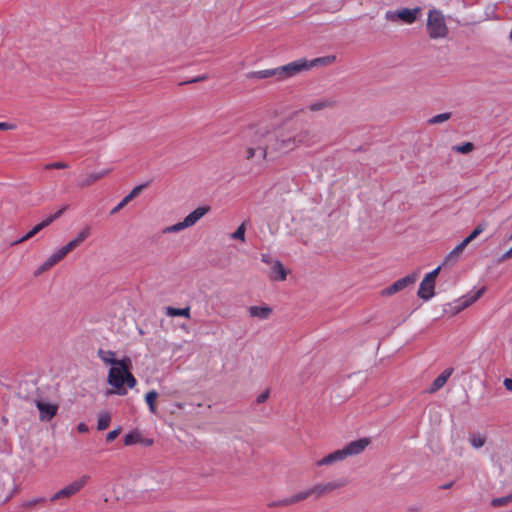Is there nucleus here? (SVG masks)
Returning a JSON list of instances; mask_svg holds the SVG:
<instances>
[{"label":"nucleus","instance_id":"nucleus-1","mask_svg":"<svg viewBox=\"0 0 512 512\" xmlns=\"http://www.w3.org/2000/svg\"><path fill=\"white\" fill-rule=\"evenodd\" d=\"M250 134L254 144L263 142L259 147L262 160L269 154H288L297 149L292 129L270 130L267 126H258Z\"/></svg>","mask_w":512,"mask_h":512},{"label":"nucleus","instance_id":"nucleus-2","mask_svg":"<svg viewBox=\"0 0 512 512\" xmlns=\"http://www.w3.org/2000/svg\"><path fill=\"white\" fill-rule=\"evenodd\" d=\"M131 361L129 358L121 359L116 365L112 366L108 373V383L116 389L115 393L118 395H125L127 390L124 387L126 384L129 388H134L137 381L133 374L129 371Z\"/></svg>","mask_w":512,"mask_h":512},{"label":"nucleus","instance_id":"nucleus-3","mask_svg":"<svg viewBox=\"0 0 512 512\" xmlns=\"http://www.w3.org/2000/svg\"><path fill=\"white\" fill-rule=\"evenodd\" d=\"M90 227L82 229L78 235L69 241L66 245L58 249L55 253L50 255L47 260L34 272V275L42 274L43 272L51 269L54 265L59 263L68 253L79 247L89 236Z\"/></svg>","mask_w":512,"mask_h":512},{"label":"nucleus","instance_id":"nucleus-4","mask_svg":"<svg viewBox=\"0 0 512 512\" xmlns=\"http://www.w3.org/2000/svg\"><path fill=\"white\" fill-rule=\"evenodd\" d=\"M90 227L82 229L78 235L69 241L66 245L58 249L55 253L50 255L47 260L34 272V275L42 274L43 272L51 269L54 265L59 263L68 253L79 247L89 236Z\"/></svg>","mask_w":512,"mask_h":512},{"label":"nucleus","instance_id":"nucleus-5","mask_svg":"<svg viewBox=\"0 0 512 512\" xmlns=\"http://www.w3.org/2000/svg\"><path fill=\"white\" fill-rule=\"evenodd\" d=\"M370 444L368 438H361L345 445L342 449L336 450L316 462L317 466H329L336 462L345 460L347 457L359 455Z\"/></svg>","mask_w":512,"mask_h":512},{"label":"nucleus","instance_id":"nucleus-6","mask_svg":"<svg viewBox=\"0 0 512 512\" xmlns=\"http://www.w3.org/2000/svg\"><path fill=\"white\" fill-rule=\"evenodd\" d=\"M426 29L429 38L433 40L444 39L448 36L449 29L446 24L445 16L441 10L435 8L429 10Z\"/></svg>","mask_w":512,"mask_h":512},{"label":"nucleus","instance_id":"nucleus-7","mask_svg":"<svg viewBox=\"0 0 512 512\" xmlns=\"http://www.w3.org/2000/svg\"><path fill=\"white\" fill-rule=\"evenodd\" d=\"M422 9L420 7L415 8H401L398 10H389L385 13V19L389 22H402L404 24L411 25L418 19Z\"/></svg>","mask_w":512,"mask_h":512},{"label":"nucleus","instance_id":"nucleus-8","mask_svg":"<svg viewBox=\"0 0 512 512\" xmlns=\"http://www.w3.org/2000/svg\"><path fill=\"white\" fill-rule=\"evenodd\" d=\"M89 480H90V476L87 474L80 476L73 482L69 483L68 485H66L65 487H63L62 489H60L59 491L54 493L50 497V501L54 502V501H57L60 499L71 498L72 496H74L78 492H80L86 486V484L89 482Z\"/></svg>","mask_w":512,"mask_h":512},{"label":"nucleus","instance_id":"nucleus-9","mask_svg":"<svg viewBox=\"0 0 512 512\" xmlns=\"http://www.w3.org/2000/svg\"><path fill=\"white\" fill-rule=\"evenodd\" d=\"M279 81L287 80L303 71H308V60L301 58L278 67Z\"/></svg>","mask_w":512,"mask_h":512},{"label":"nucleus","instance_id":"nucleus-10","mask_svg":"<svg viewBox=\"0 0 512 512\" xmlns=\"http://www.w3.org/2000/svg\"><path fill=\"white\" fill-rule=\"evenodd\" d=\"M441 271V266H438L433 271L429 272L421 281L418 296L423 300H429L434 296L435 280Z\"/></svg>","mask_w":512,"mask_h":512},{"label":"nucleus","instance_id":"nucleus-11","mask_svg":"<svg viewBox=\"0 0 512 512\" xmlns=\"http://www.w3.org/2000/svg\"><path fill=\"white\" fill-rule=\"evenodd\" d=\"M297 149L300 147H312L319 143L320 139L315 130L303 128L300 130L292 129Z\"/></svg>","mask_w":512,"mask_h":512},{"label":"nucleus","instance_id":"nucleus-12","mask_svg":"<svg viewBox=\"0 0 512 512\" xmlns=\"http://www.w3.org/2000/svg\"><path fill=\"white\" fill-rule=\"evenodd\" d=\"M418 276H419V273L414 272L412 274H409V275L395 281L392 285H390L389 287H387L386 289H384L382 291V295L390 296L399 291H402L406 287L413 285L417 281Z\"/></svg>","mask_w":512,"mask_h":512},{"label":"nucleus","instance_id":"nucleus-13","mask_svg":"<svg viewBox=\"0 0 512 512\" xmlns=\"http://www.w3.org/2000/svg\"><path fill=\"white\" fill-rule=\"evenodd\" d=\"M35 405L39 411V419L43 422L51 421L57 414L59 405L44 400L35 401Z\"/></svg>","mask_w":512,"mask_h":512},{"label":"nucleus","instance_id":"nucleus-14","mask_svg":"<svg viewBox=\"0 0 512 512\" xmlns=\"http://www.w3.org/2000/svg\"><path fill=\"white\" fill-rule=\"evenodd\" d=\"M345 485V481H331L327 483H318L311 488H309L310 496H315L316 498H320L325 494H328L336 489H339Z\"/></svg>","mask_w":512,"mask_h":512},{"label":"nucleus","instance_id":"nucleus-15","mask_svg":"<svg viewBox=\"0 0 512 512\" xmlns=\"http://www.w3.org/2000/svg\"><path fill=\"white\" fill-rule=\"evenodd\" d=\"M485 289L481 288L475 292L468 293L464 297L458 300V305L455 307L456 312H460L465 308L469 307L471 304L476 302L484 293Z\"/></svg>","mask_w":512,"mask_h":512},{"label":"nucleus","instance_id":"nucleus-16","mask_svg":"<svg viewBox=\"0 0 512 512\" xmlns=\"http://www.w3.org/2000/svg\"><path fill=\"white\" fill-rule=\"evenodd\" d=\"M210 211L209 206H200L194 211L189 213L183 220L187 227L194 226L202 217H204Z\"/></svg>","mask_w":512,"mask_h":512},{"label":"nucleus","instance_id":"nucleus-17","mask_svg":"<svg viewBox=\"0 0 512 512\" xmlns=\"http://www.w3.org/2000/svg\"><path fill=\"white\" fill-rule=\"evenodd\" d=\"M257 127L249 128L246 131V137L249 139L250 145L245 149V159L250 161L257 155L260 157V146H263V142L254 144L251 139V132L256 130Z\"/></svg>","mask_w":512,"mask_h":512},{"label":"nucleus","instance_id":"nucleus-18","mask_svg":"<svg viewBox=\"0 0 512 512\" xmlns=\"http://www.w3.org/2000/svg\"><path fill=\"white\" fill-rule=\"evenodd\" d=\"M273 310L268 305H262V306H250L248 308V314L252 318H258L260 320L268 319Z\"/></svg>","mask_w":512,"mask_h":512},{"label":"nucleus","instance_id":"nucleus-19","mask_svg":"<svg viewBox=\"0 0 512 512\" xmlns=\"http://www.w3.org/2000/svg\"><path fill=\"white\" fill-rule=\"evenodd\" d=\"M453 373L452 368L445 369L431 384V386L428 388L427 392L432 394L441 389Z\"/></svg>","mask_w":512,"mask_h":512},{"label":"nucleus","instance_id":"nucleus-20","mask_svg":"<svg viewBox=\"0 0 512 512\" xmlns=\"http://www.w3.org/2000/svg\"><path fill=\"white\" fill-rule=\"evenodd\" d=\"M248 79H266V78H275L279 81V71L278 67L272 69H264L258 71H252L247 74Z\"/></svg>","mask_w":512,"mask_h":512},{"label":"nucleus","instance_id":"nucleus-21","mask_svg":"<svg viewBox=\"0 0 512 512\" xmlns=\"http://www.w3.org/2000/svg\"><path fill=\"white\" fill-rule=\"evenodd\" d=\"M110 172L109 169H105V170H101L99 172H93V173H90V174H87L86 176H84L81 181L79 182V186L81 188H85V187H89L91 185H93L95 182H97L98 180L104 178L106 175H108Z\"/></svg>","mask_w":512,"mask_h":512},{"label":"nucleus","instance_id":"nucleus-22","mask_svg":"<svg viewBox=\"0 0 512 512\" xmlns=\"http://www.w3.org/2000/svg\"><path fill=\"white\" fill-rule=\"evenodd\" d=\"M335 101L331 98H323L316 100L308 105V110L311 112H318L324 109L332 108L335 106Z\"/></svg>","mask_w":512,"mask_h":512},{"label":"nucleus","instance_id":"nucleus-23","mask_svg":"<svg viewBox=\"0 0 512 512\" xmlns=\"http://www.w3.org/2000/svg\"><path fill=\"white\" fill-rule=\"evenodd\" d=\"M467 246L463 242L459 243L446 257L444 264L453 265L456 263Z\"/></svg>","mask_w":512,"mask_h":512},{"label":"nucleus","instance_id":"nucleus-24","mask_svg":"<svg viewBox=\"0 0 512 512\" xmlns=\"http://www.w3.org/2000/svg\"><path fill=\"white\" fill-rule=\"evenodd\" d=\"M64 210H65V208L59 209L54 214L47 216L42 222L34 225V235L37 234L39 231H41L43 228L50 225L54 220L59 218L62 215V213L64 212Z\"/></svg>","mask_w":512,"mask_h":512},{"label":"nucleus","instance_id":"nucleus-25","mask_svg":"<svg viewBox=\"0 0 512 512\" xmlns=\"http://www.w3.org/2000/svg\"><path fill=\"white\" fill-rule=\"evenodd\" d=\"M165 314L169 317L181 316V317H185L187 319L191 318L190 306H187L185 308H174V307L168 306L165 308Z\"/></svg>","mask_w":512,"mask_h":512},{"label":"nucleus","instance_id":"nucleus-26","mask_svg":"<svg viewBox=\"0 0 512 512\" xmlns=\"http://www.w3.org/2000/svg\"><path fill=\"white\" fill-rule=\"evenodd\" d=\"M336 60V57L333 55L318 57L312 60H308V70L317 67V66H328L332 64Z\"/></svg>","mask_w":512,"mask_h":512},{"label":"nucleus","instance_id":"nucleus-27","mask_svg":"<svg viewBox=\"0 0 512 512\" xmlns=\"http://www.w3.org/2000/svg\"><path fill=\"white\" fill-rule=\"evenodd\" d=\"M98 357L107 365H116L119 360L115 359V353L110 350L99 349L97 352Z\"/></svg>","mask_w":512,"mask_h":512},{"label":"nucleus","instance_id":"nucleus-28","mask_svg":"<svg viewBox=\"0 0 512 512\" xmlns=\"http://www.w3.org/2000/svg\"><path fill=\"white\" fill-rule=\"evenodd\" d=\"M309 497H310L309 489L303 490V491H299V492L291 495L290 497H286V504L288 506H291V505H294V504H296L298 502L304 501V500H306Z\"/></svg>","mask_w":512,"mask_h":512},{"label":"nucleus","instance_id":"nucleus-29","mask_svg":"<svg viewBox=\"0 0 512 512\" xmlns=\"http://www.w3.org/2000/svg\"><path fill=\"white\" fill-rule=\"evenodd\" d=\"M272 272L275 274L273 276V279L279 281H284L286 279L287 272L280 261H276L274 263V265L272 266Z\"/></svg>","mask_w":512,"mask_h":512},{"label":"nucleus","instance_id":"nucleus-30","mask_svg":"<svg viewBox=\"0 0 512 512\" xmlns=\"http://www.w3.org/2000/svg\"><path fill=\"white\" fill-rule=\"evenodd\" d=\"M158 398V393L155 390L148 391L145 395V401L149 407V411L153 414L157 412L156 408V400Z\"/></svg>","mask_w":512,"mask_h":512},{"label":"nucleus","instance_id":"nucleus-31","mask_svg":"<svg viewBox=\"0 0 512 512\" xmlns=\"http://www.w3.org/2000/svg\"><path fill=\"white\" fill-rule=\"evenodd\" d=\"M111 422V415L108 412H101L98 415L97 429L103 431L107 429Z\"/></svg>","mask_w":512,"mask_h":512},{"label":"nucleus","instance_id":"nucleus-32","mask_svg":"<svg viewBox=\"0 0 512 512\" xmlns=\"http://www.w3.org/2000/svg\"><path fill=\"white\" fill-rule=\"evenodd\" d=\"M486 229L485 223L478 224L475 229L462 241L465 246L471 243L477 236H479Z\"/></svg>","mask_w":512,"mask_h":512},{"label":"nucleus","instance_id":"nucleus-33","mask_svg":"<svg viewBox=\"0 0 512 512\" xmlns=\"http://www.w3.org/2000/svg\"><path fill=\"white\" fill-rule=\"evenodd\" d=\"M470 444L473 448L478 449L485 445L486 437L481 434H471L469 437Z\"/></svg>","mask_w":512,"mask_h":512},{"label":"nucleus","instance_id":"nucleus-34","mask_svg":"<svg viewBox=\"0 0 512 512\" xmlns=\"http://www.w3.org/2000/svg\"><path fill=\"white\" fill-rule=\"evenodd\" d=\"M142 442V438L139 432L133 431L125 435L124 444L126 446L134 445Z\"/></svg>","mask_w":512,"mask_h":512},{"label":"nucleus","instance_id":"nucleus-35","mask_svg":"<svg viewBox=\"0 0 512 512\" xmlns=\"http://www.w3.org/2000/svg\"><path fill=\"white\" fill-rule=\"evenodd\" d=\"M450 118H451L450 112L441 113V114L435 115L432 118H430L428 120V124H430V125L439 124V123L449 120Z\"/></svg>","mask_w":512,"mask_h":512},{"label":"nucleus","instance_id":"nucleus-36","mask_svg":"<svg viewBox=\"0 0 512 512\" xmlns=\"http://www.w3.org/2000/svg\"><path fill=\"white\" fill-rule=\"evenodd\" d=\"M510 502H512V493L507 496H504V497L492 499L491 505L493 507H501V506H505V505L509 504Z\"/></svg>","mask_w":512,"mask_h":512},{"label":"nucleus","instance_id":"nucleus-37","mask_svg":"<svg viewBox=\"0 0 512 512\" xmlns=\"http://www.w3.org/2000/svg\"><path fill=\"white\" fill-rule=\"evenodd\" d=\"M453 150L461 154H468L474 150V145L471 142H465L461 145L454 146Z\"/></svg>","mask_w":512,"mask_h":512},{"label":"nucleus","instance_id":"nucleus-38","mask_svg":"<svg viewBox=\"0 0 512 512\" xmlns=\"http://www.w3.org/2000/svg\"><path fill=\"white\" fill-rule=\"evenodd\" d=\"M188 228L187 225L185 224L184 220L181 221V222H178L174 225H171V226H168L166 227L163 232L164 233H176V232H179L181 230H184Z\"/></svg>","mask_w":512,"mask_h":512},{"label":"nucleus","instance_id":"nucleus-39","mask_svg":"<svg viewBox=\"0 0 512 512\" xmlns=\"http://www.w3.org/2000/svg\"><path fill=\"white\" fill-rule=\"evenodd\" d=\"M233 239H238L241 241L245 240V224L242 223L234 233L231 234Z\"/></svg>","mask_w":512,"mask_h":512},{"label":"nucleus","instance_id":"nucleus-40","mask_svg":"<svg viewBox=\"0 0 512 512\" xmlns=\"http://www.w3.org/2000/svg\"><path fill=\"white\" fill-rule=\"evenodd\" d=\"M69 165L65 162H54L43 166L44 169H66Z\"/></svg>","mask_w":512,"mask_h":512},{"label":"nucleus","instance_id":"nucleus-41","mask_svg":"<svg viewBox=\"0 0 512 512\" xmlns=\"http://www.w3.org/2000/svg\"><path fill=\"white\" fill-rule=\"evenodd\" d=\"M121 432V428H116L112 431H110L107 435H106V441L107 442H112L113 440H115L118 435L120 434Z\"/></svg>","mask_w":512,"mask_h":512},{"label":"nucleus","instance_id":"nucleus-42","mask_svg":"<svg viewBox=\"0 0 512 512\" xmlns=\"http://www.w3.org/2000/svg\"><path fill=\"white\" fill-rule=\"evenodd\" d=\"M145 188V185H138V186H135L130 192L129 194L132 196V198H136L142 191L143 189Z\"/></svg>","mask_w":512,"mask_h":512},{"label":"nucleus","instance_id":"nucleus-43","mask_svg":"<svg viewBox=\"0 0 512 512\" xmlns=\"http://www.w3.org/2000/svg\"><path fill=\"white\" fill-rule=\"evenodd\" d=\"M268 506L272 508V507H287L288 505L286 504V498H283L281 500L269 503Z\"/></svg>","mask_w":512,"mask_h":512},{"label":"nucleus","instance_id":"nucleus-44","mask_svg":"<svg viewBox=\"0 0 512 512\" xmlns=\"http://www.w3.org/2000/svg\"><path fill=\"white\" fill-rule=\"evenodd\" d=\"M126 206V204L121 200L110 212V214H116L118 213L121 209H123L124 207Z\"/></svg>","mask_w":512,"mask_h":512},{"label":"nucleus","instance_id":"nucleus-45","mask_svg":"<svg viewBox=\"0 0 512 512\" xmlns=\"http://www.w3.org/2000/svg\"><path fill=\"white\" fill-rule=\"evenodd\" d=\"M15 126L7 122H0V130H12Z\"/></svg>","mask_w":512,"mask_h":512},{"label":"nucleus","instance_id":"nucleus-46","mask_svg":"<svg viewBox=\"0 0 512 512\" xmlns=\"http://www.w3.org/2000/svg\"><path fill=\"white\" fill-rule=\"evenodd\" d=\"M269 396V391H265L263 392L262 394H260L258 397H257V402L258 403H263L267 400Z\"/></svg>","mask_w":512,"mask_h":512},{"label":"nucleus","instance_id":"nucleus-47","mask_svg":"<svg viewBox=\"0 0 512 512\" xmlns=\"http://www.w3.org/2000/svg\"><path fill=\"white\" fill-rule=\"evenodd\" d=\"M77 430L79 433H86L88 432L89 428L85 423H79L77 426Z\"/></svg>","mask_w":512,"mask_h":512},{"label":"nucleus","instance_id":"nucleus-48","mask_svg":"<svg viewBox=\"0 0 512 512\" xmlns=\"http://www.w3.org/2000/svg\"><path fill=\"white\" fill-rule=\"evenodd\" d=\"M510 258H512V247L501 256L500 261H506Z\"/></svg>","mask_w":512,"mask_h":512},{"label":"nucleus","instance_id":"nucleus-49","mask_svg":"<svg viewBox=\"0 0 512 512\" xmlns=\"http://www.w3.org/2000/svg\"><path fill=\"white\" fill-rule=\"evenodd\" d=\"M505 388L509 391H512V379L511 378H506L503 382Z\"/></svg>","mask_w":512,"mask_h":512},{"label":"nucleus","instance_id":"nucleus-50","mask_svg":"<svg viewBox=\"0 0 512 512\" xmlns=\"http://www.w3.org/2000/svg\"><path fill=\"white\" fill-rule=\"evenodd\" d=\"M134 198L130 194H127L122 201L127 205L130 201H132Z\"/></svg>","mask_w":512,"mask_h":512},{"label":"nucleus","instance_id":"nucleus-51","mask_svg":"<svg viewBox=\"0 0 512 512\" xmlns=\"http://www.w3.org/2000/svg\"><path fill=\"white\" fill-rule=\"evenodd\" d=\"M32 237V230L28 231L22 240L29 239Z\"/></svg>","mask_w":512,"mask_h":512},{"label":"nucleus","instance_id":"nucleus-52","mask_svg":"<svg viewBox=\"0 0 512 512\" xmlns=\"http://www.w3.org/2000/svg\"><path fill=\"white\" fill-rule=\"evenodd\" d=\"M204 79H205V77H198V78L192 80L191 82H198V81H201V80H204Z\"/></svg>","mask_w":512,"mask_h":512},{"label":"nucleus","instance_id":"nucleus-53","mask_svg":"<svg viewBox=\"0 0 512 512\" xmlns=\"http://www.w3.org/2000/svg\"><path fill=\"white\" fill-rule=\"evenodd\" d=\"M152 442H153L152 440L147 439V440L144 442V444H145V445H151V444H152Z\"/></svg>","mask_w":512,"mask_h":512},{"label":"nucleus","instance_id":"nucleus-54","mask_svg":"<svg viewBox=\"0 0 512 512\" xmlns=\"http://www.w3.org/2000/svg\"><path fill=\"white\" fill-rule=\"evenodd\" d=\"M262 260H263L264 262H268V261H267V258L265 257V255H263V256H262Z\"/></svg>","mask_w":512,"mask_h":512},{"label":"nucleus","instance_id":"nucleus-55","mask_svg":"<svg viewBox=\"0 0 512 512\" xmlns=\"http://www.w3.org/2000/svg\"><path fill=\"white\" fill-rule=\"evenodd\" d=\"M451 487V484H446L445 488Z\"/></svg>","mask_w":512,"mask_h":512},{"label":"nucleus","instance_id":"nucleus-56","mask_svg":"<svg viewBox=\"0 0 512 512\" xmlns=\"http://www.w3.org/2000/svg\"><path fill=\"white\" fill-rule=\"evenodd\" d=\"M510 37H511V39H512V29H511V32H510Z\"/></svg>","mask_w":512,"mask_h":512}]
</instances>
